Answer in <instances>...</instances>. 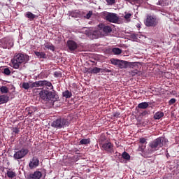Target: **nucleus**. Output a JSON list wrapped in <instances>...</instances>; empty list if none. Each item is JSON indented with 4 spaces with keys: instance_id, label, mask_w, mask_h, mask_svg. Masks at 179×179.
<instances>
[{
    "instance_id": "nucleus-36",
    "label": "nucleus",
    "mask_w": 179,
    "mask_h": 179,
    "mask_svg": "<svg viewBox=\"0 0 179 179\" xmlns=\"http://www.w3.org/2000/svg\"><path fill=\"white\" fill-rule=\"evenodd\" d=\"M157 5H159V6H166V3H164L163 0H159Z\"/></svg>"
},
{
    "instance_id": "nucleus-8",
    "label": "nucleus",
    "mask_w": 179,
    "mask_h": 179,
    "mask_svg": "<svg viewBox=\"0 0 179 179\" xmlns=\"http://www.w3.org/2000/svg\"><path fill=\"white\" fill-rule=\"evenodd\" d=\"M1 43L3 48L4 49L8 48V50H10V48L13 47V41H12L9 38H4L1 39Z\"/></svg>"
},
{
    "instance_id": "nucleus-13",
    "label": "nucleus",
    "mask_w": 179,
    "mask_h": 179,
    "mask_svg": "<svg viewBox=\"0 0 179 179\" xmlns=\"http://www.w3.org/2000/svg\"><path fill=\"white\" fill-rule=\"evenodd\" d=\"M37 110L38 108L36 106H29L25 108V112L27 113L29 117H31L32 115H34V113H36Z\"/></svg>"
},
{
    "instance_id": "nucleus-25",
    "label": "nucleus",
    "mask_w": 179,
    "mask_h": 179,
    "mask_svg": "<svg viewBox=\"0 0 179 179\" xmlns=\"http://www.w3.org/2000/svg\"><path fill=\"white\" fill-rule=\"evenodd\" d=\"M62 95L63 97H65L66 99H71V97H72V92L69 90H66L63 92Z\"/></svg>"
},
{
    "instance_id": "nucleus-39",
    "label": "nucleus",
    "mask_w": 179,
    "mask_h": 179,
    "mask_svg": "<svg viewBox=\"0 0 179 179\" xmlns=\"http://www.w3.org/2000/svg\"><path fill=\"white\" fill-rule=\"evenodd\" d=\"M92 15H93V11H89L85 16L86 19H90V17H92Z\"/></svg>"
},
{
    "instance_id": "nucleus-42",
    "label": "nucleus",
    "mask_w": 179,
    "mask_h": 179,
    "mask_svg": "<svg viewBox=\"0 0 179 179\" xmlns=\"http://www.w3.org/2000/svg\"><path fill=\"white\" fill-rule=\"evenodd\" d=\"M147 114H148V111L147 110H145L143 113H141V115L142 116L147 115Z\"/></svg>"
},
{
    "instance_id": "nucleus-23",
    "label": "nucleus",
    "mask_w": 179,
    "mask_h": 179,
    "mask_svg": "<svg viewBox=\"0 0 179 179\" xmlns=\"http://www.w3.org/2000/svg\"><path fill=\"white\" fill-rule=\"evenodd\" d=\"M138 108L145 110V109L148 108V107H149V103L148 102H142L138 105Z\"/></svg>"
},
{
    "instance_id": "nucleus-9",
    "label": "nucleus",
    "mask_w": 179,
    "mask_h": 179,
    "mask_svg": "<svg viewBox=\"0 0 179 179\" xmlns=\"http://www.w3.org/2000/svg\"><path fill=\"white\" fill-rule=\"evenodd\" d=\"M38 166H40V159H38V157L36 156L33 157L29 163V169L33 170V169H36V167H38Z\"/></svg>"
},
{
    "instance_id": "nucleus-16",
    "label": "nucleus",
    "mask_w": 179,
    "mask_h": 179,
    "mask_svg": "<svg viewBox=\"0 0 179 179\" xmlns=\"http://www.w3.org/2000/svg\"><path fill=\"white\" fill-rule=\"evenodd\" d=\"M117 68H120V69H127V68H128V62L125 60H120Z\"/></svg>"
},
{
    "instance_id": "nucleus-43",
    "label": "nucleus",
    "mask_w": 179,
    "mask_h": 179,
    "mask_svg": "<svg viewBox=\"0 0 179 179\" xmlns=\"http://www.w3.org/2000/svg\"><path fill=\"white\" fill-rule=\"evenodd\" d=\"M117 115H119L117 113H116L115 115V117H117Z\"/></svg>"
},
{
    "instance_id": "nucleus-2",
    "label": "nucleus",
    "mask_w": 179,
    "mask_h": 179,
    "mask_svg": "<svg viewBox=\"0 0 179 179\" xmlns=\"http://www.w3.org/2000/svg\"><path fill=\"white\" fill-rule=\"evenodd\" d=\"M30 61V57L26 54L15 53L13 58L11 59L10 62L12 64V68L14 69L22 70L20 66L22 64H27Z\"/></svg>"
},
{
    "instance_id": "nucleus-48",
    "label": "nucleus",
    "mask_w": 179,
    "mask_h": 179,
    "mask_svg": "<svg viewBox=\"0 0 179 179\" xmlns=\"http://www.w3.org/2000/svg\"><path fill=\"white\" fill-rule=\"evenodd\" d=\"M64 1H66V0H64Z\"/></svg>"
},
{
    "instance_id": "nucleus-24",
    "label": "nucleus",
    "mask_w": 179,
    "mask_h": 179,
    "mask_svg": "<svg viewBox=\"0 0 179 179\" xmlns=\"http://www.w3.org/2000/svg\"><path fill=\"white\" fill-rule=\"evenodd\" d=\"M0 92L1 94H6V93H9V88L6 86H1L0 87Z\"/></svg>"
},
{
    "instance_id": "nucleus-11",
    "label": "nucleus",
    "mask_w": 179,
    "mask_h": 179,
    "mask_svg": "<svg viewBox=\"0 0 179 179\" xmlns=\"http://www.w3.org/2000/svg\"><path fill=\"white\" fill-rule=\"evenodd\" d=\"M67 47L69 51H71V52H73L78 49V43L75 42V41L69 40L67 41Z\"/></svg>"
},
{
    "instance_id": "nucleus-40",
    "label": "nucleus",
    "mask_w": 179,
    "mask_h": 179,
    "mask_svg": "<svg viewBox=\"0 0 179 179\" xmlns=\"http://www.w3.org/2000/svg\"><path fill=\"white\" fill-rule=\"evenodd\" d=\"M108 5H114L115 0H106Z\"/></svg>"
},
{
    "instance_id": "nucleus-31",
    "label": "nucleus",
    "mask_w": 179,
    "mask_h": 179,
    "mask_svg": "<svg viewBox=\"0 0 179 179\" xmlns=\"http://www.w3.org/2000/svg\"><path fill=\"white\" fill-rule=\"evenodd\" d=\"M125 15L124 16V18L125 19L126 22H131V16H132V14L131 13H125Z\"/></svg>"
},
{
    "instance_id": "nucleus-5",
    "label": "nucleus",
    "mask_w": 179,
    "mask_h": 179,
    "mask_svg": "<svg viewBox=\"0 0 179 179\" xmlns=\"http://www.w3.org/2000/svg\"><path fill=\"white\" fill-rule=\"evenodd\" d=\"M159 21L157 20V18L152 15H148L144 22V24L147 27H156Z\"/></svg>"
},
{
    "instance_id": "nucleus-47",
    "label": "nucleus",
    "mask_w": 179,
    "mask_h": 179,
    "mask_svg": "<svg viewBox=\"0 0 179 179\" xmlns=\"http://www.w3.org/2000/svg\"><path fill=\"white\" fill-rule=\"evenodd\" d=\"M126 1H131V0H126Z\"/></svg>"
},
{
    "instance_id": "nucleus-7",
    "label": "nucleus",
    "mask_w": 179,
    "mask_h": 179,
    "mask_svg": "<svg viewBox=\"0 0 179 179\" xmlns=\"http://www.w3.org/2000/svg\"><path fill=\"white\" fill-rule=\"evenodd\" d=\"M29 153V150L26 148H22L15 152L13 157L15 160H19L20 159H23L25 156Z\"/></svg>"
},
{
    "instance_id": "nucleus-30",
    "label": "nucleus",
    "mask_w": 179,
    "mask_h": 179,
    "mask_svg": "<svg viewBox=\"0 0 179 179\" xmlns=\"http://www.w3.org/2000/svg\"><path fill=\"white\" fill-rule=\"evenodd\" d=\"M122 156L125 160H129V159H131V155H129V154L125 151L122 153Z\"/></svg>"
},
{
    "instance_id": "nucleus-33",
    "label": "nucleus",
    "mask_w": 179,
    "mask_h": 179,
    "mask_svg": "<svg viewBox=\"0 0 179 179\" xmlns=\"http://www.w3.org/2000/svg\"><path fill=\"white\" fill-rule=\"evenodd\" d=\"M145 149H146V145H139L138 150V152H142V153H143V152H145Z\"/></svg>"
},
{
    "instance_id": "nucleus-6",
    "label": "nucleus",
    "mask_w": 179,
    "mask_h": 179,
    "mask_svg": "<svg viewBox=\"0 0 179 179\" xmlns=\"http://www.w3.org/2000/svg\"><path fill=\"white\" fill-rule=\"evenodd\" d=\"M105 19L110 23H118V20H120L118 15L114 13H107L105 15Z\"/></svg>"
},
{
    "instance_id": "nucleus-22",
    "label": "nucleus",
    "mask_w": 179,
    "mask_h": 179,
    "mask_svg": "<svg viewBox=\"0 0 179 179\" xmlns=\"http://www.w3.org/2000/svg\"><path fill=\"white\" fill-rule=\"evenodd\" d=\"M112 52L114 55H120V54H122V50L119 48H113L112 49Z\"/></svg>"
},
{
    "instance_id": "nucleus-44",
    "label": "nucleus",
    "mask_w": 179,
    "mask_h": 179,
    "mask_svg": "<svg viewBox=\"0 0 179 179\" xmlns=\"http://www.w3.org/2000/svg\"><path fill=\"white\" fill-rule=\"evenodd\" d=\"M137 27H141V25H140V24H138Z\"/></svg>"
},
{
    "instance_id": "nucleus-21",
    "label": "nucleus",
    "mask_w": 179,
    "mask_h": 179,
    "mask_svg": "<svg viewBox=\"0 0 179 179\" xmlns=\"http://www.w3.org/2000/svg\"><path fill=\"white\" fill-rule=\"evenodd\" d=\"M25 17H27V19H29V20H34V19H36V15L33 14L30 11H28L25 14Z\"/></svg>"
},
{
    "instance_id": "nucleus-26",
    "label": "nucleus",
    "mask_w": 179,
    "mask_h": 179,
    "mask_svg": "<svg viewBox=\"0 0 179 179\" xmlns=\"http://www.w3.org/2000/svg\"><path fill=\"white\" fill-rule=\"evenodd\" d=\"M120 60L118 59H115V58L110 59V64H112V65H115V66H117V67H118V65L120 64Z\"/></svg>"
},
{
    "instance_id": "nucleus-27",
    "label": "nucleus",
    "mask_w": 179,
    "mask_h": 179,
    "mask_svg": "<svg viewBox=\"0 0 179 179\" xmlns=\"http://www.w3.org/2000/svg\"><path fill=\"white\" fill-rule=\"evenodd\" d=\"M90 138H83L80 141V145H89Z\"/></svg>"
},
{
    "instance_id": "nucleus-37",
    "label": "nucleus",
    "mask_w": 179,
    "mask_h": 179,
    "mask_svg": "<svg viewBox=\"0 0 179 179\" xmlns=\"http://www.w3.org/2000/svg\"><path fill=\"white\" fill-rule=\"evenodd\" d=\"M176 101H177V99L172 98L169 101V106H173V104H174V103H176Z\"/></svg>"
},
{
    "instance_id": "nucleus-46",
    "label": "nucleus",
    "mask_w": 179,
    "mask_h": 179,
    "mask_svg": "<svg viewBox=\"0 0 179 179\" xmlns=\"http://www.w3.org/2000/svg\"><path fill=\"white\" fill-rule=\"evenodd\" d=\"M101 141H104V139L101 138Z\"/></svg>"
},
{
    "instance_id": "nucleus-45",
    "label": "nucleus",
    "mask_w": 179,
    "mask_h": 179,
    "mask_svg": "<svg viewBox=\"0 0 179 179\" xmlns=\"http://www.w3.org/2000/svg\"><path fill=\"white\" fill-rule=\"evenodd\" d=\"M106 72H110V70L107 69V70H106Z\"/></svg>"
},
{
    "instance_id": "nucleus-41",
    "label": "nucleus",
    "mask_w": 179,
    "mask_h": 179,
    "mask_svg": "<svg viewBox=\"0 0 179 179\" xmlns=\"http://www.w3.org/2000/svg\"><path fill=\"white\" fill-rule=\"evenodd\" d=\"M13 132L14 133V134H19V132H20V130H19V129H17V127H15V128H13Z\"/></svg>"
},
{
    "instance_id": "nucleus-35",
    "label": "nucleus",
    "mask_w": 179,
    "mask_h": 179,
    "mask_svg": "<svg viewBox=\"0 0 179 179\" xmlns=\"http://www.w3.org/2000/svg\"><path fill=\"white\" fill-rule=\"evenodd\" d=\"M55 78H61L62 76V73L60 71H55L54 73Z\"/></svg>"
},
{
    "instance_id": "nucleus-10",
    "label": "nucleus",
    "mask_w": 179,
    "mask_h": 179,
    "mask_svg": "<svg viewBox=\"0 0 179 179\" xmlns=\"http://www.w3.org/2000/svg\"><path fill=\"white\" fill-rule=\"evenodd\" d=\"M101 148L103 150H105L108 153L114 152V149L113 148H114V144H113L110 142L105 143L102 144Z\"/></svg>"
},
{
    "instance_id": "nucleus-14",
    "label": "nucleus",
    "mask_w": 179,
    "mask_h": 179,
    "mask_svg": "<svg viewBox=\"0 0 179 179\" xmlns=\"http://www.w3.org/2000/svg\"><path fill=\"white\" fill-rule=\"evenodd\" d=\"M101 71H103L102 69H100L99 67H94V68H89L87 69L86 72L87 73H100V72H101Z\"/></svg>"
},
{
    "instance_id": "nucleus-4",
    "label": "nucleus",
    "mask_w": 179,
    "mask_h": 179,
    "mask_svg": "<svg viewBox=\"0 0 179 179\" xmlns=\"http://www.w3.org/2000/svg\"><path fill=\"white\" fill-rule=\"evenodd\" d=\"M51 127H52V128H57V129L66 128V127H69V121H68L67 119L59 117L51 123Z\"/></svg>"
},
{
    "instance_id": "nucleus-28",
    "label": "nucleus",
    "mask_w": 179,
    "mask_h": 179,
    "mask_svg": "<svg viewBox=\"0 0 179 179\" xmlns=\"http://www.w3.org/2000/svg\"><path fill=\"white\" fill-rule=\"evenodd\" d=\"M6 174L8 178H13L14 177H16V173L12 171H8Z\"/></svg>"
},
{
    "instance_id": "nucleus-15",
    "label": "nucleus",
    "mask_w": 179,
    "mask_h": 179,
    "mask_svg": "<svg viewBox=\"0 0 179 179\" xmlns=\"http://www.w3.org/2000/svg\"><path fill=\"white\" fill-rule=\"evenodd\" d=\"M100 28L103 29V31L106 34H108V33H111L113 31V29H111V27L108 26V25H103V24H101L99 25Z\"/></svg>"
},
{
    "instance_id": "nucleus-12",
    "label": "nucleus",
    "mask_w": 179,
    "mask_h": 179,
    "mask_svg": "<svg viewBox=\"0 0 179 179\" xmlns=\"http://www.w3.org/2000/svg\"><path fill=\"white\" fill-rule=\"evenodd\" d=\"M43 177L41 172L36 171L34 173H30L27 176V179H40Z\"/></svg>"
},
{
    "instance_id": "nucleus-38",
    "label": "nucleus",
    "mask_w": 179,
    "mask_h": 179,
    "mask_svg": "<svg viewBox=\"0 0 179 179\" xmlns=\"http://www.w3.org/2000/svg\"><path fill=\"white\" fill-rule=\"evenodd\" d=\"M139 143H141L142 145L145 144L146 145V143H148V142L146 141V138H141L139 139Z\"/></svg>"
},
{
    "instance_id": "nucleus-18",
    "label": "nucleus",
    "mask_w": 179,
    "mask_h": 179,
    "mask_svg": "<svg viewBox=\"0 0 179 179\" xmlns=\"http://www.w3.org/2000/svg\"><path fill=\"white\" fill-rule=\"evenodd\" d=\"M35 55L38 57V58L45 59L47 58V55H45V52H34Z\"/></svg>"
},
{
    "instance_id": "nucleus-17",
    "label": "nucleus",
    "mask_w": 179,
    "mask_h": 179,
    "mask_svg": "<svg viewBox=\"0 0 179 179\" xmlns=\"http://www.w3.org/2000/svg\"><path fill=\"white\" fill-rule=\"evenodd\" d=\"M9 101V96L3 94L0 95V104H5Z\"/></svg>"
},
{
    "instance_id": "nucleus-1",
    "label": "nucleus",
    "mask_w": 179,
    "mask_h": 179,
    "mask_svg": "<svg viewBox=\"0 0 179 179\" xmlns=\"http://www.w3.org/2000/svg\"><path fill=\"white\" fill-rule=\"evenodd\" d=\"M21 87L25 90L29 89H34V87H43L39 93V96L42 100L45 101H55L58 99L57 92L54 90V86L51 82L44 80L35 81L31 83V85L29 83H23L21 85Z\"/></svg>"
},
{
    "instance_id": "nucleus-19",
    "label": "nucleus",
    "mask_w": 179,
    "mask_h": 179,
    "mask_svg": "<svg viewBox=\"0 0 179 179\" xmlns=\"http://www.w3.org/2000/svg\"><path fill=\"white\" fill-rule=\"evenodd\" d=\"M44 45H45V48H47L48 50H50V51H55V47L54 46V45H52V43L50 42H46L45 43Z\"/></svg>"
},
{
    "instance_id": "nucleus-29",
    "label": "nucleus",
    "mask_w": 179,
    "mask_h": 179,
    "mask_svg": "<svg viewBox=\"0 0 179 179\" xmlns=\"http://www.w3.org/2000/svg\"><path fill=\"white\" fill-rule=\"evenodd\" d=\"M139 64V62H127V68L128 66L129 68H134V66H138V64Z\"/></svg>"
},
{
    "instance_id": "nucleus-34",
    "label": "nucleus",
    "mask_w": 179,
    "mask_h": 179,
    "mask_svg": "<svg viewBox=\"0 0 179 179\" xmlns=\"http://www.w3.org/2000/svg\"><path fill=\"white\" fill-rule=\"evenodd\" d=\"M131 75L133 76H136V75L139 76V75H141V71H139L138 70H133V71H131Z\"/></svg>"
},
{
    "instance_id": "nucleus-32",
    "label": "nucleus",
    "mask_w": 179,
    "mask_h": 179,
    "mask_svg": "<svg viewBox=\"0 0 179 179\" xmlns=\"http://www.w3.org/2000/svg\"><path fill=\"white\" fill-rule=\"evenodd\" d=\"M3 73H4V75H7L9 76L10 75L11 72H10V69H9V68H6L3 69Z\"/></svg>"
},
{
    "instance_id": "nucleus-20",
    "label": "nucleus",
    "mask_w": 179,
    "mask_h": 179,
    "mask_svg": "<svg viewBox=\"0 0 179 179\" xmlns=\"http://www.w3.org/2000/svg\"><path fill=\"white\" fill-rule=\"evenodd\" d=\"M164 117V113L162 111H158L154 115L155 120H160V118H163Z\"/></svg>"
},
{
    "instance_id": "nucleus-3",
    "label": "nucleus",
    "mask_w": 179,
    "mask_h": 179,
    "mask_svg": "<svg viewBox=\"0 0 179 179\" xmlns=\"http://www.w3.org/2000/svg\"><path fill=\"white\" fill-rule=\"evenodd\" d=\"M164 142V138L159 137L154 141L149 143V153H155V152H157L160 149V148H163Z\"/></svg>"
}]
</instances>
